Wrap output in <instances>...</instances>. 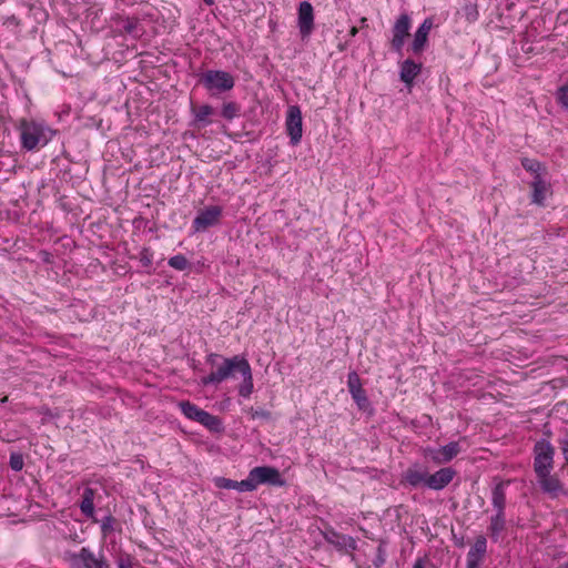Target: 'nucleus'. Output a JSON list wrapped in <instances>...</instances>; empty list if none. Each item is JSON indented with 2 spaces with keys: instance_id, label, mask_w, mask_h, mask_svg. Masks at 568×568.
<instances>
[{
  "instance_id": "39448f33",
  "label": "nucleus",
  "mask_w": 568,
  "mask_h": 568,
  "mask_svg": "<svg viewBox=\"0 0 568 568\" xmlns=\"http://www.w3.org/2000/svg\"><path fill=\"white\" fill-rule=\"evenodd\" d=\"M248 481L253 485L252 491L255 490L260 485H271L281 487L285 485L278 469L271 466H257L250 470Z\"/></svg>"
},
{
  "instance_id": "dca6fc26",
  "label": "nucleus",
  "mask_w": 568,
  "mask_h": 568,
  "mask_svg": "<svg viewBox=\"0 0 568 568\" xmlns=\"http://www.w3.org/2000/svg\"><path fill=\"white\" fill-rule=\"evenodd\" d=\"M456 476V471L450 467H443L434 474L428 473L427 488L432 490H442L447 487Z\"/></svg>"
},
{
  "instance_id": "c85d7f7f",
  "label": "nucleus",
  "mask_w": 568,
  "mask_h": 568,
  "mask_svg": "<svg viewBox=\"0 0 568 568\" xmlns=\"http://www.w3.org/2000/svg\"><path fill=\"white\" fill-rule=\"evenodd\" d=\"M168 264L176 271H185V270L190 268V266H191V263L182 254H178V255L170 257L168 261Z\"/></svg>"
},
{
  "instance_id": "bb28decb",
  "label": "nucleus",
  "mask_w": 568,
  "mask_h": 568,
  "mask_svg": "<svg viewBox=\"0 0 568 568\" xmlns=\"http://www.w3.org/2000/svg\"><path fill=\"white\" fill-rule=\"evenodd\" d=\"M80 509L82 514L92 518L94 515V490L92 488H85L82 495V500L80 503Z\"/></svg>"
},
{
  "instance_id": "c756f323",
  "label": "nucleus",
  "mask_w": 568,
  "mask_h": 568,
  "mask_svg": "<svg viewBox=\"0 0 568 568\" xmlns=\"http://www.w3.org/2000/svg\"><path fill=\"white\" fill-rule=\"evenodd\" d=\"M222 116L226 120H233L240 114V106L235 102H226L223 104Z\"/></svg>"
},
{
  "instance_id": "473e14b6",
  "label": "nucleus",
  "mask_w": 568,
  "mask_h": 568,
  "mask_svg": "<svg viewBox=\"0 0 568 568\" xmlns=\"http://www.w3.org/2000/svg\"><path fill=\"white\" fill-rule=\"evenodd\" d=\"M521 164L525 170L534 173L535 175L540 174L541 164L538 161L530 160V159H524L521 161Z\"/></svg>"
},
{
  "instance_id": "5701e85b",
  "label": "nucleus",
  "mask_w": 568,
  "mask_h": 568,
  "mask_svg": "<svg viewBox=\"0 0 568 568\" xmlns=\"http://www.w3.org/2000/svg\"><path fill=\"white\" fill-rule=\"evenodd\" d=\"M506 529V518L505 514H496L490 517V523L488 526V534L494 541H498L501 534Z\"/></svg>"
},
{
  "instance_id": "f257e3e1",
  "label": "nucleus",
  "mask_w": 568,
  "mask_h": 568,
  "mask_svg": "<svg viewBox=\"0 0 568 568\" xmlns=\"http://www.w3.org/2000/svg\"><path fill=\"white\" fill-rule=\"evenodd\" d=\"M207 363L211 364L214 369L207 376H204L201 383L203 385H219L225 379L233 377L235 372L241 373L244 365L247 364V361L240 355L225 358L217 354H210L207 356Z\"/></svg>"
},
{
  "instance_id": "e433bc0d",
  "label": "nucleus",
  "mask_w": 568,
  "mask_h": 568,
  "mask_svg": "<svg viewBox=\"0 0 568 568\" xmlns=\"http://www.w3.org/2000/svg\"><path fill=\"white\" fill-rule=\"evenodd\" d=\"M467 12H466V16H467V20L468 21H475L478 17V11L476 9L475 6H469L466 8Z\"/></svg>"
},
{
  "instance_id": "b1692460",
  "label": "nucleus",
  "mask_w": 568,
  "mask_h": 568,
  "mask_svg": "<svg viewBox=\"0 0 568 568\" xmlns=\"http://www.w3.org/2000/svg\"><path fill=\"white\" fill-rule=\"evenodd\" d=\"M491 503L495 509L497 510L496 514H505L506 483L501 481L494 487L491 493Z\"/></svg>"
},
{
  "instance_id": "7ed1b4c3",
  "label": "nucleus",
  "mask_w": 568,
  "mask_h": 568,
  "mask_svg": "<svg viewBox=\"0 0 568 568\" xmlns=\"http://www.w3.org/2000/svg\"><path fill=\"white\" fill-rule=\"evenodd\" d=\"M63 558L70 568H109L104 555L95 554L88 547H82L78 551H65Z\"/></svg>"
},
{
  "instance_id": "aec40b11",
  "label": "nucleus",
  "mask_w": 568,
  "mask_h": 568,
  "mask_svg": "<svg viewBox=\"0 0 568 568\" xmlns=\"http://www.w3.org/2000/svg\"><path fill=\"white\" fill-rule=\"evenodd\" d=\"M422 71V63L415 62L412 59H406L400 64V80L407 85L412 87L414 80Z\"/></svg>"
},
{
  "instance_id": "9b49d317",
  "label": "nucleus",
  "mask_w": 568,
  "mask_h": 568,
  "mask_svg": "<svg viewBox=\"0 0 568 568\" xmlns=\"http://www.w3.org/2000/svg\"><path fill=\"white\" fill-rule=\"evenodd\" d=\"M286 131L291 139V143L296 145L300 143L303 134L302 130V112L297 105H292L287 110Z\"/></svg>"
},
{
  "instance_id": "4be33fe9",
  "label": "nucleus",
  "mask_w": 568,
  "mask_h": 568,
  "mask_svg": "<svg viewBox=\"0 0 568 568\" xmlns=\"http://www.w3.org/2000/svg\"><path fill=\"white\" fill-rule=\"evenodd\" d=\"M191 113L194 116L193 124L205 126L211 124L210 116L214 113V109L209 104L191 105Z\"/></svg>"
},
{
  "instance_id": "423d86ee",
  "label": "nucleus",
  "mask_w": 568,
  "mask_h": 568,
  "mask_svg": "<svg viewBox=\"0 0 568 568\" xmlns=\"http://www.w3.org/2000/svg\"><path fill=\"white\" fill-rule=\"evenodd\" d=\"M555 448L550 442L546 439L538 440L534 447V471L540 474L544 471H552L554 469Z\"/></svg>"
},
{
  "instance_id": "a211bd4d",
  "label": "nucleus",
  "mask_w": 568,
  "mask_h": 568,
  "mask_svg": "<svg viewBox=\"0 0 568 568\" xmlns=\"http://www.w3.org/2000/svg\"><path fill=\"white\" fill-rule=\"evenodd\" d=\"M427 469L418 464H415L405 470L403 474V481L413 488H427Z\"/></svg>"
},
{
  "instance_id": "37998d69",
  "label": "nucleus",
  "mask_w": 568,
  "mask_h": 568,
  "mask_svg": "<svg viewBox=\"0 0 568 568\" xmlns=\"http://www.w3.org/2000/svg\"><path fill=\"white\" fill-rule=\"evenodd\" d=\"M560 568H568V561L561 565Z\"/></svg>"
},
{
  "instance_id": "4468645a",
  "label": "nucleus",
  "mask_w": 568,
  "mask_h": 568,
  "mask_svg": "<svg viewBox=\"0 0 568 568\" xmlns=\"http://www.w3.org/2000/svg\"><path fill=\"white\" fill-rule=\"evenodd\" d=\"M487 552V539L479 535L476 537L474 545L467 552L466 568H480Z\"/></svg>"
},
{
  "instance_id": "f8f14e48",
  "label": "nucleus",
  "mask_w": 568,
  "mask_h": 568,
  "mask_svg": "<svg viewBox=\"0 0 568 568\" xmlns=\"http://www.w3.org/2000/svg\"><path fill=\"white\" fill-rule=\"evenodd\" d=\"M323 538L338 551H354L357 548L355 538L341 534L333 528L322 531Z\"/></svg>"
},
{
  "instance_id": "f704fd0d",
  "label": "nucleus",
  "mask_w": 568,
  "mask_h": 568,
  "mask_svg": "<svg viewBox=\"0 0 568 568\" xmlns=\"http://www.w3.org/2000/svg\"><path fill=\"white\" fill-rule=\"evenodd\" d=\"M558 444H559L561 454L566 460V464L568 465V438L567 437L559 438Z\"/></svg>"
},
{
  "instance_id": "6ab92c4d",
  "label": "nucleus",
  "mask_w": 568,
  "mask_h": 568,
  "mask_svg": "<svg viewBox=\"0 0 568 568\" xmlns=\"http://www.w3.org/2000/svg\"><path fill=\"white\" fill-rule=\"evenodd\" d=\"M434 26L432 18H426L414 34L410 50L414 54H420L427 44L428 34Z\"/></svg>"
},
{
  "instance_id": "0eeeda50",
  "label": "nucleus",
  "mask_w": 568,
  "mask_h": 568,
  "mask_svg": "<svg viewBox=\"0 0 568 568\" xmlns=\"http://www.w3.org/2000/svg\"><path fill=\"white\" fill-rule=\"evenodd\" d=\"M538 485L544 494L550 498H558L560 495H566L564 483L552 471H544L536 475Z\"/></svg>"
},
{
  "instance_id": "412c9836",
  "label": "nucleus",
  "mask_w": 568,
  "mask_h": 568,
  "mask_svg": "<svg viewBox=\"0 0 568 568\" xmlns=\"http://www.w3.org/2000/svg\"><path fill=\"white\" fill-rule=\"evenodd\" d=\"M213 481L217 488L236 489L239 491H252L253 487V485L248 481V477L241 481H236L225 477H215Z\"/></svg>"
},
{
  "instance_id": "a878e982",
  "label": "nucleus",
  "mask_w": 568,
  "mask_h": 568,
  "mask_svg": "<svg viewBox=\"0 0 568 568\" xmlns=\"http://www.w3.org/2000/svg\"><path fill=\"white\" fill-rule=\"evenodd\" d=\"M199 423L212 433L219 434L224 430L222 419L207 413L206 410L203 412Z\"/></svg>"
},
{
  "instance_id": "9d476101",
  "label": "nucleus",
  "mask_w": 568,
  "mask_h": 568,
  "mask_svg": "<svg viewBox=\"0 0 568 568\" xmlns=\"http://www.w3.org/2000/svg\"><path fill=\"white\" fill-rule=\"evenodd\" d=\"M222 215V207L213 205L200 211L193 220V229L195 232L205 231L206 229L216 225Z\"/></svg>"
},
{
  "instance_id": "7c9ffc66",
  "label": "nucleus",
  "mask_w": 568,
  "mask_h": 568,
  "mask_svg": "<svg viewBox=\"0 0 568 568\" xmlns=\"http://www.w3.org/2000/svg\"><path fill=\"white\" fill-rule=\"evenodd\" d=\"M556 100L565 110L568 111V83L559 87L556 91Z\"/></svg>"
},
{
  "instance_id": "6e6552de",
  "label": "nucleus",
  "mask_w": 568,
  "mask_h": 568,
  "mask_svg": "<svg viewBox=\"0 0 568 568\" xmlns=\"http://www.w3.org/2000/svg\"><path fill=\"white\" fill-rule=\"evenodd\" d=\"M460 452L459 442H450L438 448H426L425 456L436 465H445L453 460Z\"/></svg>"
},
{
  "instance_id": "79ce46f5",
  "label": "nucleus",
  "mask_w": 568,
  "mask_h": 568,
  "mask_svg": "<svg viewBox=\"0 0 568 568\" xmlns=\"http://www.w3.org/2000/svg\"><path fill=\"white\" fill-rule=\"evenodd\" d=\"M207 6H212L214 3V0H203Z\"/></svg>"
},
{
  "instance_id": "20e7f679",
  "label": "nucleus",
  "mask_w": 568,
  "mask_h": 568,
  "mask_svg": "<svg viewBox=\"0 0 568 568\" xmlns=\"http://www.w3.org/2000/svg\"><path fill=\"white\" fill-rule=\"evenodd\" d=\"M200 82L210 92L211 95H216L234 88V77L222 70H207L202 73Z\"/></svg>"
},
{
  "instance_id": "ea45409f",
  "label": "nucleus",
  "mask_w": 568,
  "mask_h": 568,
  "mask_svg": "<svg viewBox=\"0 0 568 568\" xmlns=\"http://www.w3.org/2000/svg\"><path fill=\"white\" fill-rule=\"evenodd\" d=\"M141 261H143V263H144L145 265H148V264H150V263H151V260H150L149 257H146V256H143V257L141 258Z\"/></svg>"
},
{
  "instance_id": "1a4fd4ad",
  "label": "nucleus",
  "mask_w": 568,
  "mask_h": 568,
  "mask_svg": "<svg viewBox=\"0 0 568 568\" xmlns=\"http://www.w3.org/2000/svg\"><path fill=\"white\" fill-rule=\"evenodd\" d=\"M412 28V19L407 13H402L395 21L392 33L393 38L390 41L392 48L400 52L406 38L409 36V30Z\"/></svg>"
},
{
  "instance_id": "2eb2a0df",
  "label": "nucleus",
  "mask_w": 568,
  "mask_h": 568,
  "mask_svg": "<svg viewBox=\"0 0 568 568\" xmlns=\"http://www.w3.org/2000/svg\"><path fill=\"white\" fill-rule=\"evenodd\" d=\"M297 23L303 38L312 33L314 29V11L310 2L303 1L300 3Z\"/></svg>"
},
{
  "instance_id": "f3484780",
  "label": "nucleus",
  "mask_w": 568,
  "mask_h": 568,
  "mask_svg": "<svg viewBox=\"0 0 568 568\" xmlns=\"http://www.w3.org/2000/svg\"><path fill=\"white\" fill-rule=\"evenodd\" d=\"M530 187L532 190L531 193V202L539 206H545L546 199L551 195V186L548 181H546L541 174H537L534 176L532 182L530 183Z\"/></svg>"
},
{
  "instance_id": "72a5a7b5",
  "label": "nucleus",
  "mask_w": 568,
  "mask_h": 568,
  "mask_svg": "<svg viewBox=\"0 0 568 568\" xmlns=\"http://www.w3.org/2000/svg\"><path fill=\"white\" fill-rule=\"evenodd\" d=\"M9 464L13 470H16V471L21 470L24 465L22 455L19 453H12L10 455Z\"/></svg>"
},
{
  "instance_id": "2f4dec72",
  "label": "nucleus",
  "mask_w": 568,
  "mask_h": 568,
  "mask_svg": "<svg viewBox=\"0 0 568 568\" xmlns=\"http://www.w3.org/2000/svg\"><path fill=\"white\" fill-rule=\"evenodd\" d=\"M115 524L116 520L112 516H106L103 518V520L101 521V532L104 538L114 531Z\"/></svg>"
},
{
  "instance_id": "cd10ccee",
  "label": "nucleus",
  "mask_w": 568,
  "mask_h": 568,
  "mask_svg": "<svg viewBox=\"0 0 568 568\" xmlns=\"http://www.w3.org/2000/svg\"><path fill=\"white\" fill-rule=\"evenodd\" d=\"M178 406L186 418L197 423L204 412V409L197 407L195 404L189 400H182L178 404Z\"/></svg>"
},
{
  "instance_id": "ddd939ff",
  "label": "nucleus",
  "mask_w": 568,
  "mask_h": 568,
  "mask_svg": "<svg viewBox=\"0 0 568 568\" xmlns=\"http://www.w3.org/2000/svg\"><path fill=\"white\" fill-rule=\"evenodd\" d=\"M347 387L348 392L352 395V398L356 403L357 407L361 410H365L368 405V398L366 396V392L362 386L361 378L356 372H351L347 376Z\"/></svg>"
},
{
  "instance_id": "393cba45",
  "label": "nucleus",
  "mask_w": 568,
  "mask_h": 568,
  "mask_svg": "<svg viewBox=\"0 0 568 568\" xmlns=\"http://www.w3.org/2000/svg\"><path fill=\"white\" fill-rule=\"evenodd\" d=\"M241 376L243 377V382L239 387V394L242 397H250V395L253 392V376H252V369L250 364L247 363L244 365L243 369L241 371Z\"/></svg>"
},
{
  "instance_id": "58836bf2",
  "label": "nucleus",
  "mask_w": 568,
  "mask_h": 568,
  "mask_svg": "<svg viewBox=\"0 0 568 568\" xmlns=\"http://www.w3.org/2000/svg\"><path fill=\"white\" fill-rule=\"evenodd\" d=\"M358 32V29L356 27H353L351 30H349V36L351 37H355Z\"/></svg>"
},
{
  "instance_id": "f03ea898",
  "label": "nucleus",
  "mask_w": 568,
  "mask_h": 568,
  "mask_svg": "<svg viewBox=\"0 0 568 568\" xmlns=\"http://www.w3.org/2000/svg\"><path fill=\"white\" fill-rule=\"evenodd\" d=\"M19 132L21 144L28 151L47 145L54 135V131L43 122L26 119L20 121Z\"/></svg>"
},
{
  "instance_id": "a19ab883",
  "label": "nucleus",
  "mask_w": 568,
  "mask_h": 568,
  "mask_svg": "<svg viewBox=\"0 0 568 568\" xmlns=\"http://www.w3.org/2000/svg\"><path fill=\"white\" fill-rule=\"evenodd\" d=\"M413 568H424L423 564L420 560H418Z\"/></svg>"
},
{
  "instance_id": "c9c22d12",
  "label": "nucleus",
  "mask_w": 568,
  "mask_h": 568,
  "mask_svg": "<svg viewBox=\"0 0 568 568\" xmlns=\"http://www.w3.org/2000/svg\"><path fill=\"white\" fill-rule=\"evenodd\" d=\"M119 568H133L132 558L128 555L120 556L118 559Z\"/></svg>"
},
{
  "instance_id": "4c0bfd02",
  "label": "nucleus",
  "mask_w": 568,
  "mask_h": 568,
  "mask_svg": "<svg viewBox=\"0 0 568 568\" xmlns=\"http://www.w3.org/2000/svg\"><path fill=\"white\" fill-rule=\"evenodd\" d=\"M377 551H378V556H377V559L375 561V566L376 567H381L384 564V561H385V559H384V551H383L382 546L378 547Z\"/></svg>"
}]
</instances>
